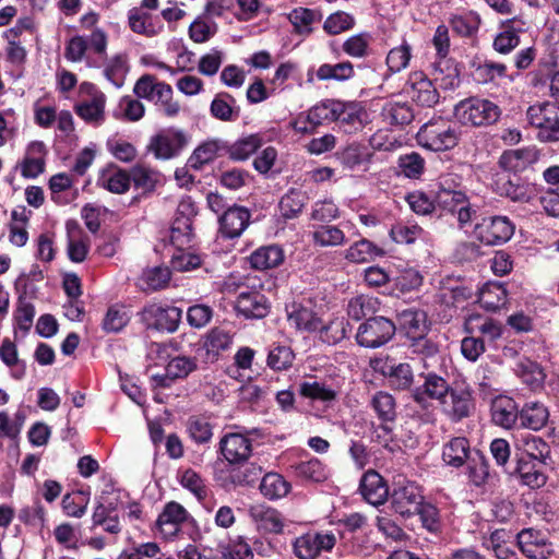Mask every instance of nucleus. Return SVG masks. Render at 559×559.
<instances>
[{
    "label": "nucleus",
    "mask_w": 559,
    "mask_h": 559,
    "mask_svg": "<svg viewBox=\"0 0 559 559\" xmlns=\"http://www.w3.org/2000/svg\"><path fill=\"white\" fill-rule=\"evenodd\" d=\"M417 142L432 152H444L459 143L457 126L441 117L425 123L417 132Z\"/></svg>",
    "instance_id": "f257e3e1"
},
{
    "label": "nucleus",
    "mask_w": 559,
    "mask_h": 559,
    "mask_svg": "<svg viewBox=\"0 0 559 559\" xmlns=\"http://www.w3.org/2000/svg\"><path fill=\"white\" fill-rule=\"evenodd\" d=\"M452 181L450 176L440 179L435 202L442 211L456 216L460 226L463 227L472 221L476 210L464 191L452 188Z\"/></svg>",
    "instance_id": "f03ea898"
},
{
    "label": "nucleus",
    "mask_w": 559,
    "mask_h": 559,
    "mask_svg": "<svg viewBox=\"0 0 559 559\" xmlns=\"http://www.w3.org/2000/svg\"><path fill=\"white\" fill-rule=\"evenodd\" d=\"M455 116L463 124L475 127L496 122L500 116L499 107L491 100L471 97L455 106Z\"/></svg>",
    "instance_id": "7ed1b4c3"
},
{
    "label": "nucleus",
    "mask_w": 559,
    "mask_h": 559,
    "mask_svg": "<svg viewBox=\"0 0 559 559\" xmlns=\"http://www.w3.org/2000/svg\"><path fill=\"white\" fill-rule=\"evenodd\" d=\"M527 122L538 130L537 138L545 142L559 141V108L550 103H538L526 110Z\"/></svg>",
    "instance_id": "20e7f679"
},
{
    "label": "nucleus",
    "mask_w": 559,
    "mask_h": 559,
    "mask_svg": "<svg viewBox=\"0 0 559 559\" xmlns=\"http://www.w3.org/2000/svg\"><path fill=\"white\" fill-rule=\"evenodd\" d=\"M395 324L384 317H373L358 328L357 343L367 348H377L386 344L395 334Z\"/></svg>",
    "instance_id": "39448f33"
},
{
    "label": "nucleus",
    "mask_w": 559,
    "mask_h": 559,
    "mask_svg": "<svg viewBox=\"0 0 559 559\" xmlns=\"http://www.w3.org/2000/svg\"><path fill=\"white\" fill-rule=\"evenodd\" d=\"M423 502L421 489L415 481L403 478L394 483L391 507L396 513L408 518L416 514Z\"/></svg>",
    "instance_id": "423d86ee"
},
{
    "label": "nucleus",
    "mask_w": 559,
    "mask_h": 559,
    "mask_svg": "<svg viewBox=\"0 0 559 559\" xmlns=\"http://www.w3.org/2000/svg\"><path fill=\"white\" fill-rule=\"evenodd\" d=\"M140 317L147 329L173 333L178 329L182 310L175 306L150 304L142 309Z\"/></svg>",
    "instance_id": "0eeeda50"
},
{
    "label": "nucleus",
    "mask_w": 559,
    "mask_h": 559,
    "mask_svg": "<svg viewBox=\"0 0 559 559\" xmlns=\"http://www.w3.org/2000/svg\"><path fill=\"white\" fill-rule=\"evenodd\" d=\"M474 234L485 245H501L512 237L514 225L507 216L486 217L476 224Z\"/></svg>",
    "instance_id": "6e6552de"
},
{
    "label": "nucleus",
    "mask_w": 559,
    "mask_h": 559,
    "mask_svg": "<svg viewBox=\"0 0 559 559\" xmlns=\"http://www.w3.org/2000/svg\"><path fill=\"white\" fill-rule=\"evenodd\" d=\"M440 407L451 421L459 423L474 413L475 402L468 388H450Z\"/></svg>",
    "instance_id": "1a4fd4ad"
},
{
    "label": "nucleus",
    "mask_w": 559,
    "mask_h": 559,
    "mask_svg": "<svg viewBox=\"0 0 559 559\" xmlns=\"http://www.w3.org/2000/svg\"><path fill=\"white\" fill-rule=\"evenodd\" d=\"M195 215L194 206L189 201H182L178 205L176 216L170 226V242L176 249L190 248L194 234L192 221Z\"/></svg>",
    "instance_id": "9d476101"
},
{
    "label": "nucleus",
    "mask_w": 559,
    "mask_h": 559,
    "mask_svg": "<svg viewBox=\"0 0 559 559\" xmlns=\"http://www.w3.org/2000/svg\"><path fill=\"white\" fill-rule=\"evenodd\" d=\"M336 544L333 533H307L293 542V551L298 559H316L322 551H331Z\"/></svg>",
    "instance_id": "9b49d317"
},
{
    "label": "nucleus",
    "mask_w": 559,
    "mask_h": 559,
    "mask_svg": "<svg viewBox=\"0 0 559 559\" xmlns=\"http://www.w3.org/2000/svg\"><path fill=\"white\" fill-rule=\"evenodd\" d=\"M420 377L423 384L412 390L413 400L423 408L431 406L432 401L440 404L451 388L448 381L436 372L420 373Z\"/></svg>",
    "instance_id": "f8f14e48"
},
{
    "label": "nucleus",
    "mask_w": 559,
    "mask_h": 559,
    "mask_svg": "<svg viewBox=\"0 0 559 559\" xmlns=\"http://www.w3.org/2000/svg\"><path fill=\"white\" fill-rule=\"evenodd\" d=\"M186 144V134L170 128L154 135L150 141L148 150L156 158L169 159L178 155Z\"/></svg>",
    "instance_id": "ddd939ff"
},
{
    "label": "nucleus",
    "mask_w": 559,
    "mask_h": 559,
    "mask_svg": "<svg viewBox=\"0 0 559 559\" xmlns=\"http://www.w3.org/2000/svg\"><path fill=\"white\" fill-rule=\"evenodd\" d=\"M80 90L88 93L90 100L79 103L74 106L75 114L87 123L100 124L105 119L106 97L104 93L96 90L92 83L84 82Z\"/></svg>",
    "instance_id": "4468645a"
},
{
    "label": "nucleus",
    "mask_w": 559,
    "mask_h": 559,
    "mask_svg": "<svg viewBox=\"0 0 559 559\" xmlns=\"http://www.w3.org/2000/svg\"><path fill=\"white\" fill-rule=\"evenodd\" d=\"M188 511L178 502H168L158 515L156 526L165 538L175 537L181 525L189 520Z\"/></svg>",
    "instance_id": "2eb2a0df"
},
{
    "label": "nucleus",
    "mask_w": 559,
    "mask_h": 559,
    "mask_svg": "<svg viewBox=\"0 0 559 559\" xmlns=\"http://www.w3.org/2000/svg\"><path fill=\"white\" fill-rule=\"evenodd\" d=\"M518 544L528 559H548L552 554L551 544L545 535L533 528L523 530L518 534Z\"/></svg>",
    "instance_id": "dca6fc26"
},
{
    "label": "nucleus",
    "mask_w": 559,
    "mask_h": 559,
    "mask_svg": "<svg viewBox=\"0 0 559 559\" xmlns=\"http://www.w3.org/2000/svg\"><path fill=\"white\" fill-rule=\"evenodd\" d=\"M236 310L247 319H262L267 316L270 304L261 292L246 289L237 297Z\"/></svg>",
    "instance_id": "f3484780"
},
{
    "label": "nucleus",
    "mask_w": 559,
    "mask_h": 559,
    "mask_svg": "<svg viewBox=\"0 0 559 559\" xmlns=\"http://www.w3.org/2000/svg\"><path fill=\"white\" fill-rule=\"evenodd\" d=\"M359 491L364 499L372 506L383 504L389 496L386 483L382 476L373 469L367 471L362 475Z\"/></svg>",
    "instance_id": "a211bd4d"
},
{
    "label": "nucleus",
    "mask_w": 559,
    "mask_h": 559,
    "mask_svg": "<svg viewBox=\"0 0 559 559\" xmlns=\"http://www.w3.org/2000/svg\"><path fill=\"white\" fill-rule=\"evenodd\" d=\"M251 450V441L240 433H228L219 441V451L230 464L245 462Z\"/></svg>",
    "instance_id": "6ab92c4d"
},
{
    "label": "nucleus",
    "mask_w": 559,
    "mask_h": 559,
    "mask_svg": "<svg viewBox=\"0 0 559 559\" xmlns=\"http://www.w3.org/2000/svg\"><path fill=\"white\" fill-rule=\"evenodd\" d=\"M250 212L243 206H229L219 217V230L226 238H237L248 227Z\"/></svg>",
    "instance_id": "aec40b11"
},
{
    "label": "nucleus",
    "mask_w": 559,
    "mask_h": 559,
    "mask_svg": "<svg viewBox=\"0 0 559 559\" xmlns=\"http://www.w3.org/2000/svg\"><path fill=\"white\" fill-rule=\"evenodd\" d=\"M492 421L506 429L520 424V409L515 401L508 396H498L491 403Z\"/></svg>",
    "instance_id": "412c9836"
},
{
    "label": "nucleus",
    "mask_w": 559,
    "mask_h": 559,
    "mask_svg": "<svg viewBox=\"0 0 559 559\" xmlns=\"http://www.w3.org/2000/svg\"><path fill=\"white\" fill-rule=\"evenodd\" d=\"M249 515L259 531L280 534L284 528L282 514L274 508L265 504H254L249 509Z\"/></svg>",
    "instance_id": "4be33fe9"
},
{
    "label": "nucleus",
    "mask_w": 559,
    "mask_h": 559,
    "mask_svg": "<svg viewBox=\"0 0 559 559\" xmlns=\"http://www.w3.org/2000/svg\"><path fill=\"white\" fill-rule=\"evenodd\" d=\"M286 311L289 324L299 331L313 332L320 326V319L311 307L293 302Z\"/></svg>",
    "instance_id": "5701e85b"
},
{
    "label": "nucleus",
    "mask_w": 559,
    "mask_h": 559,
    "mask_svg": "<svg viewBox=\"0 0 559 559\" xmlns=\"http://www.w3.org/2000/svg\"><path fill=\"white\" fill-rule=\"evenodd\" d=\"M548 418L549 411L542 402L530 401L520 409L519 427L537 431L546 426Z\"/></svg>",
    "instance_id": "b1692460"
},
{
    "label": "nucleus",
    "mask_w": 559,
    "mask_h": 559,
    "mask_svg": "<svg viewBox=\"0 0 559 559\" xmlns=\"http://www.w3.org/2000/svg\"><path fill=\"white\" fill-rule=\"evenodd\" d=\"M473 453L466 438L454 437L443 445L442 460L449 466L461 467Z\"/></svg>",
    "instance_id": "393cba45"
},
{
    "label": "nucleus",
    "mask_w": 559,
    "mask_h": 559,
    "mask_svg": "<svg viewBox=\"0 0 559 559\" xmlns=\"http://www.w3.org/2000/svg\"><path fill=\"white\" fill-rule=\"evenodd\" d=\"M432 76L443 90H453L460 85V72L455 62L449 58H438L433 63Z\"/></svg>",
    "instance_id": "a878e982"
},
{
    "label": "nucleus",
    "mask_w": 559,
    "mask_h": 559,
    "mask_svg": "<svg viewBox=\"0 0 559 559\" xmlns=\"http://www.w3.org/2000/svg\"><path fill=\"white\" fill-rule=\"evenodd\" d=\"M249 261L255 270L273 269L283 263L284 251L277 245L263 246L251 253Z\"/></svg>",
    "instance_id": "bb28decb"
},
{
    "label": "nucleus",
    "mask_w": 559,
    "mask_h": 559,
    "mask_svg": "<svg viewBox=\"0 0 559 559\" xmlns=\"http://www.w3.org/2000/svg\"><path fill=\"white\" fill-rule=\"evenodd\" d=\"M401 329L406 333L407 338L426 334L428 331L427 316L417 309H405L397 314Z\"/></svg>",
    "instance_id": "cd10ccee"
},
{
    "label": "nucleus",
    "mask_w": 559,
    "mask_h": 559,
    "mask_svg": "<svg viewBox=\"0 0 559 559\" xmlns=\"http://www.w3.org/2000/svg\"><path fill=\"white\" fill-rule=\"evenodd\" d=\"M340 107L335 121H338L345 131L353 132L361 128L366 111L359 103L340 102Z\"/></svg>",
    "instance_id": "c85d7f7f"
},
{
    "label": "nucleus",
    "mask_w": 559,
    "mask_h": 559,
    "mask_svg": "<svg viewBox=\"0 0 559 559\" xmlns=\"http://www.w3.org/2000/svg\"><path fill=\"white\" fill-rule=\"evenodd\" d=\"M236 99L228 93H218L211 103V115L222 121H235L239 117Z\"/></svg>",
    "instance_id": "c756f323"
},
{
    "label": "nucleus",
    "mask_w": 559,
    "mask_h": 559,
    "mask_svg": "<svg viewBox=\"0 0 559 559\" xmlns=\"http://www.w3.org/2000/svg\"><path fill=\"white\" fill-rule=\"evenodd\" d=\"M130 28L138 34L153 37L158 35L163 29V24L154 22L148 13L142 12L140 9L129 11Z\"/></svg>",
    "instance_id": "7c9ffc66"
},
{
    "label": "nucleus",
    "mask_w": 559,
    "mask_h": 559,
    "mask_svg": "<svg viewBox=\"0 0 559 559\" xmlns=\"http://www.w3.org/2000/svg\"><path fill=\"white\" fill-rule=\"evenodd\" d=\"M197 369V360L187 356H177L169 360L166 366V374L159 377L158 383L163 386L168 385L167 379H182L188 377Z\"/></svg>",
    "instance_id": "2f4dec72"
},
{
    "label": "nucleus",
    "mask_w": 559,
    "mask_h": 559,
    "mask_svg": "<svg viewBox=\"0 0 559 559\" xmlns=\"http://www.w3.org/2000/svg\"><path fill=\"white\" fill-rule=\"evenodd\" d=\"M516 447L531 459L545 463L550 454V447L540 437L533 435L522 436L516 440Z\"/></svg>",
    "instance_id": "473e14b6"
},
{
    "label": "nucleus",
    "mask_w": 559,
    "mask_h": 559,
    "mask_svg": "<svg viewBox=\"0 0 559 559\" xmlns=\"http://www.w3.org/2000/svg\"><path fill=\"white\" fill-rule=\"evenodd\" d=\"M128 71V59L124 53H117L104 63V76L118 88L124 84Z\"/></svg>",
    "instance_id": "72a5a7b5"
},
{
    "label": "nucleus",
    "mask_w": 559,
    "mask_h": 559,
    "mask_svg": "<svg viewBox=\"0 0 559 559\" xmlns=\"http://www.w3.org/2000/svg\"><path fill=\"white\" fill-rule=\"evenodd\" d=\"M289 490L290 484L277 473L265 474L260 484L261 493L270 500L283 498Z\"/></svg>",
    "instance_id": "f704fd0d"
},
{
    "label": "nucleus",
    "mask_w": 559,
    "mask_h": 559,
    "mask_svg": "<svg viewBox=\"0 0 559 559\" xmlns=\"http://www.w3.org/2000/svg\"><path fill=\"white\" fill-rule=\"evenodd\" d=\"M370 405L378 418L383 423H392L396 418V403L393 395L378 391L373 394Z\"/></svg>",
    "instance_id": "c9c22d12"
},
{
    "label": "nucleus",
    "mask_w": 559,
    "mask_h": 559,
    "mask_svg": "<svg viewBox=\"0 0 559 559\" xmlns=\"http://www.w3.org/2000/svg\"><path fill=\"white\" fill-rule=\"evenodd\" d=\"M383 254V250L374 243L368 239H360L346 250L345 258L354 263H365Z\"/></svg>",
    "instance_id": "e433bc0d"
},
{
    "label": "nucleus",
    "mask_w": 559,
    "mask_h": 559,
    "mask_svg": "<svg viewBox=\"0 0 559 559\" xmlns=\"http://www.w3.org/2000/svg\"><path fill=\"white\" fill-rule=\"evenodd\" d=\"M535 160L536 152L534 150H511L501 155L499 164L507 170L518 171Z\"/></svg>",
    "instance_id": "4c0bfd02"
},
{
    "label": "nucleus",
    "mask_w": 559,
    "mask_h": 559,
    "mask_svg": "<svg viewBox=\"0 0 559 559\" xmlns=\"http://www.w3.org/2000/svg\"><path fill=\"white\" fill-rule=\"evenodd\" d=\"M409 94L414 102L424 107H432L439 100L438 91L428 79L414 82Z\"/></svg>",
    "instance_id": "58836bf2"
},
{
    "label": "nucleus",
    "mask_w": 559,
    "mask_h": 559,
    "mask_svg": "<svg viewBox=\"0 0 559 559\" xmlns=\"http://www.w3.org/2000/svg\"><path fill=\"white\" fill-rule=\"evenodd\" d=\"M97 183L112 193H124L130 187V176L121 169H108L98 178Z\"/></svg>",
    "instance_id": "ea45409f"
},
{
    "label": "nucleus",
    "mask_w": 559,
    "mask_h": 559,
    "mask_svg": "<svg viewBox=\"0 0 559 559\" xmlns=\"http://www.w3.org/2000/svg\"><path fill=\"white\" fill-rule=\"evenodd\" d=\"M340 100L328 99L321 102L308 111V120L312 127L320 126L324 122L335 121L337 110H340Z\"/></svg>",
    "instance_id": "a19ab883"
},
{
    "label": "nucleus",
    "mask_w": 559,
    "mask_h": 559,
    "mask_svg": "<svg viewBox=\"0 0 559 559\" xmlns=\"http://www.w3.org/2000/svg\"><path fill=\"white\" fill-rule=\"evenodd\" d=\"M308 198L305 192L297 189H290L280 201V211L285 218H294L298 216Z\"/></svg>",
    "instance_id": "79ce46f5"
},
{
    "label": "nucleus",
    "mask_w": 559,
    "mask_h": 559,
    "mask_svg": "<svg viewBox=\"0 0 559 559\" xmlns=\"http://www.w3.org/2000/svg\"><path fill=\"white\" fill-rule=\"evenodd\" d=\"M189 437L198 444L209 443L213 437V427L207 418L191 416L186 424Z\"/></svg>",
    "instance_id": "37998d69"
},
{
    "label": "nucleus",
    "mask_w": 559,
    "mask_h": 559,
    "mask_svg": "<svg viewBox=\"0 0 559 559\" xmlns=\"http://www.w3.org/2000/svg\"><path fill=\"white\" fill-rule=\"evenodd\" d=\"M345 234L337 226L321 225L312 231L314 245L320 247H337L345 242Z\"/></svg>",
    "instance_id": "c03bdc74"
},
{
    "label": "nucleus",
    "mask_w": 559,
    "mask_h": 559,
    "mask_svg": "<svg viewBox=\"0 0 559 559\" xmlns=\"http://www.w3.org/2000/svg\"><path fill=\"white\" fill-rule=\"evenodd\" d=\"M233 344V336L228 331L221 328L211 330L205 338L204 347L209 356L217 357L222 352L229 349Z\"/></svg>",
    "instance_id": "a18cd8bd"
},
{
    "label": "nucleus",
    "mask_w": 559,
    "mask_h": 559,
    "mask_svg": "<svg viewBox=\"0 0 559 559\" xmlns=\"http://www.w3.org/2000/svg\"><path fill=\"white\" fill-rule=\"evenodd\" d=\"M412 59V47L406 41L400 46L392 48L385 59L388 71L390 74L400 73L409 66Z\"/></svg>",
    "instance_id": "49530a36"
},
{
    "label": "nucleus",
    "mask_w": 559,
    "mask_h": 559,
    "mask_svg": "<svg viewBox=\"0 0 559 559\" xmlns=\"http://www.w3.org/2000/svg\"><path fill=\"white\" fill-rule=\"evenodd\" d=\"M86 51L87 40L85 39V37L74 36L67 44L64 57L71 62H80L82 60H85L88 67L99 68L100 64L91 56H87Z\"/></svg>",
    "instance_id": "de8ad7c7"
},
{
    "label": "nucleus",
    "mask_w": 559,
    "mask_h": 559,
    "mask_svg": "<svg viewBox=\"0 0 559 559\" xmlns=\"http://www.w3.org/2000/svg\"><path fill=\"white\" fill-rule=\"evenodd\" d=\"M292 468L294 469L295 475L302 479L321 481L326 478L325 466L317 457H312L308 461H300L292 465Z\"/></svg>",
    "instance_id": "09e8293b"
},
{
    "label": "nucleus",
    "mask_w": 559,
    "mask_h": 559,
    "mask_svg": "<svg viewBox=\"0 0 559 559\" xmlns=\"http://www.w3.org/2000/svg\"><path fill=\"white\" fill-rule=\"evenodd\" d=\"M299 393L304 397L321 402H332L337 395L336 391L330 385L319 381H305L300 383Z\"/></svg>",
    "instance_id": "8fccbe9b"
},
{
    "label": "nucleus",
    "mask_w": 559,
    "mask_h": 559,
    "mask_svg": "<svg viewBox=\"0 0 559 559\" xmlns=\"http://www.w3.org/2000/svg\"><path fill=\"white\" fill-rule=\"evenodd\" d=\"M354 76V67L349 61L336 64L324 63L317 70V78L320 81L335 80L346 81Z\"/></svg>",
    "instance_id": "3c124183"
},
{
    "label": "nucleus",
    "mask_w": 559,
    "mask_h": 559,
    "mask_svg": "<svg viewBox=\"0 0 559 559\" xmlns=\"http://www.w3.org/2000/svg\"><path fill=\"white\" fill-rule=\"evenodd\" d=\"M516 472L524 485L535 489L546 484V475L536 466V464L519 459Z\"/></svg>",
    "instance_id": "603ef678"
},
{
    "label": "nucleus",
    "mask_w": 559,
    "mask_h": 559,
    "mask_svg": "<svg viewBox=\"0 0 559 559\" xmlns=\"http://www.w3.org/2000/svg\"><path fill=\"white\" fill-rule=\"evenodd\" d=\"M262 145L259 134H250L236 141L229 148V156L235 160L249 158Z\"/></svg>",
    "instance_id": "864d4df0"
},
{
    "label": "nucleus",
    "mask_w": 559,
    "mask_h": 559,
    "mask_svg": "<svg viewBox=\"0 0 559 559\" xmlns=\"http://www.w3.org/2000/svg\"><path fill=\"white\" fill-rule=\"evenodd\" d=\"M170 280V271L168 267L154 266L143 272L142 289L144 290H158L168 284Z\"/></svg>",
    "instance_id": "5fc2aeb1"
},
{
    "label": "nucleus",
    "mask_w": 559,
    "mask_h": 559,
    "mask_svg": "<svg viewBox=\"0 0 559 559\" xmlns=\"http://www.w3.org/2000/svg\"><path fill=\"white\" fill-rule=\"evenodd\" d=\"M34 317V305L27 301L25 297L20 296L17 307L14 312L15 333H17V331H21L23 335H25L33 325Z\"/></svg>",
    "instance_id": "6e6d98bb"
},
{
    "label": "nucleus",
    "mask_w": 559,
    "mask_h": 559,
    "mask_svg": "<svg viewBox=\"0 0 559 559\" xmlns=\"http://www.w3.org/2000/svg\"><path fill=\"white\" fill-rule=\"evenodd\" d=\"M501 192L514 202H528L535 194V188L530 183L520 182L519 179H508L502 183Z\"/></svg>",
    "instance_id": "4d7b16f0"
},
{
    "label": "nucleus",
    "mask_w": 559,
    "mask_h": 559,
    "mask_svg": "<svg viewBox=\"0 0 559 559\" xmlns=\"http://www.w3.org/2000/svg\"><path fill=\"white\" fill-rule=\"evenodd\" d=\"M382 116L392 126L407 124L414 118L413 110L404 103L388 104L382 109Z\"/></svg>",
    "instance_id": "13d9d810"
},
{
    "label": "nucleus",
    "mask_w": 559,
    "mask_h": 559,
    "mask_svg": "<svg viewBox=\"0 0 559 559\" xmlns=\"http://www.w3.org/2000/svg\"><path fill=\"white\" fill-rule=\"evenodd\" d=\"M468 477L475 486L484 485L489 477V464L486 457L478 451H475L467 461Z\"/></svg>",
    "instance_id": "bf43d9fd"
},
{
    "label": "nucleus",
    "mask_w": 559,
    "mask_h": 559,
    "mask_svg": "<svg viewBox=\"0 0 559 559\" xmlns=\"http://www.w3.org/2000/svg\"><path fill=\"white\" fill-rule=\"evenodd\" d=\"M349 323L344 318H336L320 330V338L329 345H335L347 335Z\"/></svg>",
    "instance_id": "052dcab7"
},
{
    "label": "nucleus",
    "mask_w": 559,
    "mask_h": 559,
    "mask_svg": "<svg viewBox=\"0 0 559 559\" xmlns=\"http://www.w3.org/2000/svg\"><path fill=\"white\" fill-rule=\"evenodd\" d=\"M480 301L489 310H497L506 305L507 290L499 283L487 284L480 293Z\"/></svg>",
    "instance_id": "680f3d73"
},
{
    "label": "nucleus",
    "mask_w": 559,
    "mask_h": 559,
    "mask_svg": "<svg viewBox=\"0 0 559 559\" xmlns=\"http://www.w3.org/2000/svg\"><path fill=\"white\" fill-rule=\"evenodd\" d=\"M388 379L393 389L401 391L408 390L414 382V372L408 364L401 362L391 367Z\"/></svg>",
    "instance_id": "e2e57ef3"
},
{
    "label": "nucleus",
    "mask_w": 559,
    "mask_h": 559,
    "mask_svg": "<svg viewBox=\"0 0 559 559\" xmlns=\"http://www.w3.org/2000/svg\"><path fill=\"white\" fill-rule=\"evenodd\" d=\"M295 359L290 347L285 345L273 346L267 355V366L276 371L287 370Z\"/></svg>",
    "instance_id": "0e129e2a"
},
{
    "label": "nucleus",
    "mask_w": 559,
    "mask_h": 559,
    "mask_svg": "<svg viewBox=\"0 0 559 559\" xmlns=\"http://www.w3.org/2000/svg\"><path fill=\"white\" fill-rule=\"evenodd\" d=\"M518 373L522 381L532 388L540 386L545 380L543 368L530 359H523L519 362Z\"/></svg>",
    "instance_id": "69168bd1"
},
{
    "label": "nucleus",
    "mask_w": 559,
    "mask_h": 559,
    "mask_svg": "<svg viewBox=\"0 0 559 559\" xmlns=\"http://www.w3.org/2000/svg\"><path fill=\"white\" fill-rule=\"evenodd\" d=\"M217 141H207L199 145L188 159L190 167L201 169L204 164L211 163L217 156Z\"/></svg>",
    "instance_id": "338daca9"
},
{
    "label": "nucleus",
    "mask_w": 559,
    "mask_h": 559,
    "mask_svg": "<svg viewBox=\"0 0 559 559\" xmlns=\"http://www.w3.org/2000/svg\"><path fill=\"white\" fill-rule=\"evenodd\" d=\"M519 31L512 25L507 24L493 39V49L502 55H507L520 45Z\"/></svg>",
    "instance_id": "774afa93"
}]
</instances>
